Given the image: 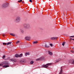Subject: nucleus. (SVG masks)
<instances>
[{
    "mask_svg": "<svg viewBox=\"0 0 74 74\" xmlns=\"http://www.w3.org/2000/svg\"><path fill=\"white\" fill-rule=\"evenodd\" d=\"M22 1V0H20V1H18V2H19V3H20V2H21V1Z\"/></svg>",
    "mask_w": 74,
    "mask_h": 74,
    "instance_id": "nucleus-31",
    "label": "nucleus"
},
{
    "mask_svg": "<svg viewBox=\"0 0 74 74\" xmlns=\"http://www.w3.org/2000/svg\"><path fill=\"white\" fill-rule=\"evenodd\" d=\"M51 40H55L54 37L51 38Z\"/></svg>",
    "mask_w": 74,
    "mask_h": 74,
    "instance_id": "nucleus-22",
    "label": "nucleus"
},
{
    "mask_svg": "<svg viewBox=\"0 0 74 74\" xmlns=\"http://www.w3.org/2000/svg\"><path fill=\"white\" fill-rule=\"evenodd\" d=\"M29 55V53H25V55L26 56H27V55Z\"/></svg>",
    "mask_w": 74,
    "mask_h": 74,
    "instance_id": "nucleus-14",
    "label": "nucleus"
},
{
    "mask_svg": "<svg viewBox=\"0 0 74 74\" xmlns=\"http://www.w3.org/2000/svg\"><path fill=\"white\" fill-rule=\"evenodd\" d=\"M70 40H73V39H72V38H70Z\"/></svg>",
    "mask_w": 74,
    "mask_h": 74,
    "instance_id": "nucleus-37",
    "label": "nucleus"
},
{
    "mask_svg": "<svg viewBox=\"0 0 74 74\" xmlns=\"http://www.w3.org/2000/svg\"><path fill=\"white\" fill-rule=\"evenodd\" d=\"M56 62H59V60H56Z\"/></svg>",
    "mask_w": 74,
    "mask_h": 74,
    "instance_id": "nucleus-34",
    "label": "nucleus"
},
{
    "mask_svg": "<svg viewBox=\"0 0 74 74\" xmlns=\"http://www.w3.org/2000/svg\"><path fill=\"white\" fill-rule=\"evenodd\" d=\"M10 35H11V36H14V37L15 36V34H14L10 33Z\"/></svg>",
    "mask_w": 74,
    "mask_h": 74,
    "instance_id": "nucleus-13",
    "label": "nucleus"
},
{
    "mask_svg": "<svg viewBox=\"0 0 74 74\" xmlns=\"http://www.w3.org/2000/svg\"><path fill=\"white\" fill-rule=\"evenodd\" d=\"M25 39L27 41H29L30 39V36H27L25 38Z\"/></svg>",
    "mask_w": 74,
    "mask_h": 74,
    "instance_id": "nucleus-7",
    "label": "nucleus"
},
{
    "mask_svg": "<svg viewBox=\"0 0 74 74\" xmlns=\"http://www.w3.org/2000/svg\"><path fill=\"white\" fill-rule=\"evenodd\" d=\"M15 57H16V58H18V57H19V54H16L15 55Z\"/></svg>",
    "mask_w": 74,
    "mask_h": 74,
    "instance_id": "nucleus-15",
    "label": "nucleus"
},
{
    "mask_svg": "<svg viewBox=\"0 0 74 74\" xmlns=\"http://www.w3.org/2000/svg\"><path fill=\"white\" fill-rule=\"evenodd\" d=\"M3 45H7V43H3Z\"/></svg>",
    "mask_w": 74,
    "mask_h": 74,
    "instance_id": "nucleus-23",
    "label": "nucleus"
},
{
    "mask_svg": "<svg viewBox=\"0 0 74 74\" xmlns=\"http://www.w3.org/2000/svg\"><path fill=\"white\" fill-rule=\"evenodd\" d=\"M25 3L24 2H22V3H23H23Z\"/></svg>",
    "mask_w": 74,
    "mask_h": 74,
    "instance_id": "nucleus-39",
    "label": "nucleus"
},
{
    "mask_svg": "<svg viewBox=\"0 0 74 74\" xmlns=\"http://www.w3.org/2000/svg\"><path fill=\"white\" fill-rule=\"evenodd\" d=\"M71 63H72V64H74V60L71 61Z\"/></svg>",
    "mask_w": 74,
    "mask_h": 74,
    "instance_id": "nucleus-21",
    "label": "nucleus"
},
{
    "mask_svg": "<svg viewBox=\"0 0 74 74\" xmlns=\"http://www.w3.org/2000/svg\"><path fill=\"white\" fill-rule=\"evenodd\" d=\"M21 32H22V33H23V32H24V31L22 29H21Z\"/></svg>",
    "mask_w": 74,
    "mask_h": 74,
    "instance_id": "nucleus-27",
    "label": "nucleus"
},
{
    "mask_svg": "<svg viewBox=\"0 0 74 74\" xmlns=\"http://www.w3.org/2000/svg\"><path fill=\"white\" fill-rule=\"evenodd\" d=\"M63 71L62 70V67L61 68V70L59 74H66L65 73L62 74Z\"/></svg>",
    "mask_w": 74,
    "mask_h": 74,
    "instance_id": "nucleus-8",
    "label": "nucleus"
},
{
    "mask_svg": "<svg viewBox=\"0 0 74 74\" xmlns=\"http://www.w3.org/2000/svg\"><path fill=\"white\" fill-rule=\"evenodd\" d=\"M29 1L31 3H32V0H29Z\"/></svg>",
    "mask_w": 74,
    "mask_h": 74,
    "instance_id": "nucleus-32",
    "label": "nucleus"
},
{
    "mask_svg": "<svg viewBox=\"0 0 74 74\" xmlns=\"http://www.w3.org/2000/svg\"><path fill=\"white\" fill-rule=\"evenodd\" d=\"M5 58V56H3V58Z\"/></svg>",
    "mask_w": 74,
    "mask_h": 74,
    "instance_id": "nucleus-35",
    "label": "nucleus"
},
{
    "mask_svg": "<svg viewBox=\"0 0 74 74\" xmlns=\"http://www.w3.org/2000/svg\"><path fill=\"white\" fill-rule=\"evenodd\" d=\"M48 52L49 53V54L50 55H52L53 54L52 52L50 51H48Z\"/></svg>",
    "mask_w": 74,
    "mask_h": 74,
    "instance_id": "nucleus-10",
    "label": "nucleus"
},
{
    "mask_svg": "<svg viewBox=\"0 0 74 74\" xmlns=\"http://www.w3.org/2000/svg\"><path fill=\"white\" fill-rule=\"evenodd\" d=\"M23 55V54H21L19 55L18 57L21 58V57H22V56Z\"/></svg>",
    "mask_w": 74,
    "mask_h": 74,
    "instance_id": "nucleus-16",
    "label": "nucleus"
},
{
    "mask_svg": "<svg viewBox=\"0 0 74 74\" xmlns=\"http://www.w3.org/2000/svg\"><path fill=\"white\" fill-rule=\"evenodd\" d=\"M45 47L46 48H48V47H49V46H47V45H45Z\"/></svg>",
    "mask_w": 74,
    "mask_h": 74,
    "instance_id": "nucleus-24",
    "label": "nucleus"
},
{
    "mask_svg": "<svg viewBox=\"0 0 74 74\" xmlns=\"http://www.w3.org/2000/svg\"><path fill=\"white\" fill-rule=\"evenodd\" d=\"M8 67H9V65H5L3 66V67H5V68H7Z\"/></svg>",
    "mask_w": 74,
    "mask_h": 74,
    "instance_id": "nucleus-11",
    "label": "nucleus"
},
{
    "mask_svg": "<svg viewBox=\"0 0 74 74\" xmlns=\"http://www.w3.org/2000/svg\"><path fill=\"white\" fill-rule=\"evenodd\" d=\"M30 64H33V63H34V61H31L30 62Z\"/></svg>",
    "mask_w": 74,
    "mask_h": 74,
    "instance_id": "nucleus-17",
    "label": "nucleus"
},
{
    "mask_svg": "<svg viewBox=\"0 0 74 74\" xmlns=\"http://www.w3.org/2000/svg\"><path fill=\"white\" fill-rule=\"evenodd\" d=\"M65 43H66V42H63L62 44V45H63V46H64V44H65Z\"/></svg>",
    "mask_w": 74,
    "mask_h": 74,
    "instance_id": "nucleus-19",
    "label": "nucleus"
},
{
    "mask_svg": "<svg viewBox=\"0 0 74 74\" xmlns=\"http://www.w3.org/2000/svg\"><path fill=\"white\" fill-rule=\"evenodd\" d=\"M8 5V4L7 3H5L3 4L2 5V8H5L6 7H7Z\"/></svg>",
    "mask_w": 74,
    "mask_h": 74,
    "instance_id": "nucleus-5",
    "label": "nucleus"
},
{
    "mask_svg": "<svg viewBox=\"0 0 74 74\" xmlns=\"http://www.w3.org/2000/svg\"><path fill=\"white\" fill-rule=\"evenodd\" d=\"M19 42H20V41H17L16 42V44H19Z\"/></svg>",
    "mask_w": 74,
    "mask_h": 74,
    "instance_id": "nucleus-26",
    "label": "nucleus"
},
{
    "mask_svg": "<svg viewBox=\"0 0 74 74\" xmlns=\"http://www.w3.org/2000/svg\"><path fill=\"white\" fill-rule=\"evenodd\" d=\"M71 52H72V53H74V51L71 50Z\"/></svg>",
    "mask_w": 74,
    "mask_h": 74,
    "instance_id": "nucleus-29",
    "label": "nucleus"
},
{
    "mask_svg": "<svg viewBox=\"0 0 74 74\" xmlns=\"http://www.w3.org/2000/svg\"><path fill=\"white\" fill-rule=\"evenodd\" d=\"M21 21V18L19 17H17L16 19V23H18L19 22V21Z\"/></svg>",
    "mask_w": 74,
    "mask_h": 74,
    "instance_id": "nucleus-6",
    "label": "nucleus"
},
{
    "mask_svg": "<svg viewBox=\"0 0 74 74\" xmlns=\"http://www.w3.org/2000/svg\"><path fill=\"white\" fill-rule=\"evenodd\" d=\"M72 40H74V39H72Z\"/></svg>",
    "mask_w": 74,
    "mask_h": 74,
    "instance_id": "nucleus-40",
    "label": "nucleus"
},
{
    "mask_svg": "<svg viewBox=\"0 0 74 74\" xmlns=\"http://www.w3.org/2000/svg\"><path fill=\"white\" fill-rule=\"evenodd\" d=\"M52 64L51 63H48L46 65H43L41 67H44V68H46V69L48 68V66H49L50 65H51Z\"/></svg>",
    "mask_w": 74,
    "mask_h": 74,
    "instance_id": "nucleus-2",
    "label": "nucleus"
},
{
    "mask_svg": "<svg viewBox=\"0 0 74 74\" xmlns=\"http://www.w3.org/2000/svg\"><path fill=\"white\" fill-rule=\"evenodd\" d=\"M44 57H42L40 58H38L36 59V61H40V60H44Z\"/></svg>",
    "mask_w": 74,
    "mask_h": 74,
    "instance_id": "nucleus-4",
    "label": "nucleus"
},
{
    "mask_svg": "<svg viewBox=\"0 0 74 74\" xmlns=\"http://www.w3.org/2000/svg\"><path fill=\"white\" fill-rule=\"evenodd\" d=\"M50 45L51 47H52L53 46V45L52 44H50Z\"/></svg>",
    "mask_w": 74,
    "mask_h": 74,
    "instance_id": "nucleus-30",
    "label": "nucleus"
},
{
    "mask_svg": "<svg viewBox=\"0 0 74 74\" xmlns=\"http://www.w3.org/2000/svg\"><path fill=\"white\" fill-rule=\"evenodd\" d=\"M58 37H54V40H56L58 39Z\"/></svg>",
    "mask_w": 74,
    "mask_h": 74,
    "instance_id": "nucleus-25",
    "label": "nucleus"
},
{
    "mask_svg": "<svg viewBox=\"0 0 74 74\" xmlns=\"http://www.w3.org/2000/svg\"><path fill=\"white\" fill-rule=\"evenodd\" d=\"M3 66V65L2 63L1 64H0V66Z\"/></svg>",
    "mask_w": 74,
    "mask_h": 74,
    "instance_id": "nucleus-28",
    "label": "nucleus"
},
{
    "mask_svg": "<svg viewBox=\"0 0 74 74\" xmlns=\"http://www.w3.org/2000/svg\"><path fill=\"white\" fill-rule=\"evenodd\" d=\"M3 36H5V35H4V34H3Z\"/></svg>",
    "mask_w": 74,
    "mask_h": 74,
    "instance_id": "nucleus-36",
    "label": "nucleus"
},
{
    "mask_svg": "<svg viewBox=\"0 0 74 74\" xmlns=\"http://www.w3.org/2000/svg\"><path fill=\"white\" fill-rule=\"evenodd\" d=\"M38 43V42L37 41H34V44H37Z\"/></svg>",
    "mask_w": 74,
    "mask_h": 74,
    "instance_id": "nucleus-18",
    "label": "nucleus"
},
{
    "mask_svg": "<svg viewBox=\"0 0 74 74\" xmlns=\"http://www.w3.org/2000/svg\"><path fill=\"white\" fill-rule=\"evenodd\" d=\"M24 27L26 29H29L31 28L30 25L29 23H26L23 25Z\"/></svg>",
    "mask_w": 74,
    "mask_h": 74,
    "instance_id": "nucleus-1",
    "label": "nucleus"
},
{
    "mask_svg": "<svg viewBox=\"0 0 74 74\" xmlns=\"http://www.w3.org/2000/svg\"><path fill=\"white\" fill-rule=\"evenodd\" d=\"M9 61L10 62H13V63H16L17 62L16 60L15 59H11L9 60Z\"/></svg>",
    "mask_w": 74,
    "mask_h": 74,
    "instance_id": "nucleus-3",
    "label": "nucleus"
},
{
    "mask_svg": "<svg viewBox=\"0 0 74 74\" xmlns=\"http://www.w3.org/2000/svg\"><path fill=\"white\" fill-rule=\"evenodd\" d=\"M70 37H74V36H70Z\"/></svg>",
    "mask_w": 74,
    "mask_h": 74,
    "instance_id": "nucleus-33",
    "label": "nucleus"
},
{
    "mask_svg": "<svg viewBox=\"0 0 74 74\" xmlns=\"http://www.w3.org/2000/svg\"><path fill=\"white\" fill-rule=\"evenodd\" d=\"M20 62H22V60H21L20 61Z\"/></svg>",
    "mask_w": 74,
    "mask_h": 74,
    "instance_id": "nucleus-38",
    "label": "nucleus"
},
{
    "mask_svg": "<svg viewBox=\"0 0 74 74\" xmlns=\"http://www.w3.org/2000/svg\"><path fill=\"white\" fill-rule=\"evenodd\" d=\"M2 64L3 65H7L8 64V63L7 62H3L2 63Z\"/></svg>",
    "mask_w": 74,
    "mask_h": 74,
    "instance_id": "nucleus-9",
    "label": "nucleus"
},
{
    "mask_svg": "<svg viewBox=\"0 0 74 74\" xmlns=\"http://www.w3.org/2000/svg\"><path fill=\"white\" fill-rule=\"evenodd\" d=\"M12 43V42H8L7 43V45H10V44H11Z\"/></svg>",
    "mask_w": 74,
    "mask_h": 74,
    "instance_id": "nucleus-20",
    "label": "nucleus"
},
{
    "mask_svg": "<svg viewBox=\"0 0 74 74\" xmlns=\"http://www.w3.org/2000/svg\"><path fill=\"white\" fill-rule=\"evenodd\" d=\"M10 35H11V36H14V37L15 36V34H14L10 33Z\"/></svg>",
    "mask_w": 74,
    "mask_h": 74,
    "instance_id": "nucleus-12",
    "label": "nucleus"
}]
</instances>
